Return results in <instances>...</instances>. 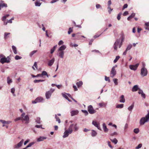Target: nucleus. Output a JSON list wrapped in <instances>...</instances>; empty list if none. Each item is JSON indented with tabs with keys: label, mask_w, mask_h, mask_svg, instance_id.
<instances>
[{
	"label": "nucleus",
	"mask_w": 149,
	"mask_h": 149,
	"mask_svg": "<svg viewBox=\"0 0 149 149\" xmlns=\"http://www.w3.org/2000/svg\"><path fill=\"white\" fill-rule=\"evenodd\" d=\"M55 119H56V121L58 122V123H60L61 122L59 118L58 117L56 114L55 115Z\"/></svg>",
	"instance_id": "nucleus-38"
},
{
	"label": "nucleus",
	"mask_w": 149,
	"mask_h": 149,
	"mask_svg": "<svg viewBox=\"0 0 149 149\" xmlns=\"http://www.w3.org/2000/svg\"><path fill=\"white\" fill-rule=\"evenodd\" d=\"M22 120V117H19L16 118V119H15V121H17L18 120Z\"/></svg>",
	"instance_id": "nucleus-60"
},
{
	"label": "nucleus",
	"mask_w": 149,
	"mask_h": 149,
	"mask_svg": "<svg viewBox=\"0 0 149 149\" xmlns=\"http://www.w3.org/2000/svg\"><path fill=\"white\" fill-rule=\"evenodd\" d=\"M35 122L37 124H40L41 123L40 118L38 117H37L35 119Z\"/></svg>",
	"instance_id": "nucleus-29"
},
{
	"label": "nucleus",
	"mask_w": 149,
	"mask_h": 149,
	"mask_svg": "<svg viewBox=\"0 0 149 149\" xmlns=\"http://www.w3.org/2000/svg\"><path fill=\"white\" fill-rule=\"evenodd\" d=\"M65 131L63 133V138H64L67 137L68 136L69 134H71L72 133V131H71L68 129L66 130V128H65Z\"/></svg>",
	"instance_id": "nucleus-8"
},
{
	"label": "nucleus",
	"mask_w": 149,
	"mask_h": 149,
	"mask_svg": "<svg viewBox=\"0 0 149 149\" xmlns=\"http://www.w3.org/2000/svg\"><path fill=\"white\" fill-rule=\"evenodd\" d=\"M15 90L14 88H11V92L12 93L13 95L14 96H15L16 95L14 93Z\"/></svg>",
	"instance_id": "nucleus-45"
},
{
	"label": "nucleus",
	"mask_w": 149,
	"mask_h": 149,
	"mask_svg": "<svg viewBox=\"0 0 149 149\" xmlns=\"http://www.w3.org/2000/svg\"><path fill=\"white\" fill-rule=\"evenodd\" d=\"M0 4H1V8H2L4 7H7V4L6 3H0Z\"/></svg>",
	"instance_id": "nucleus-54"
},
{
	"label": "nucleus",
	"mask_w": 149,
	"mask_h": 149,
	"mask_svg": "<svg viewBox=\"0 0 149 149\" xmlns=\"http://www.w3.org/2000/svg\"><path fill=\"white\" fill-rule=\"evenodd\" d=\"M113 81L115 85H118V79H114L113 80Z\"/></svg>",
	"instance_id": "nucleus-49"
},
{
	"label": "nucleus",
	"mask_w": 149,
	"mask_h": 149,
	"mask_svg": "<svg viewBox=\"0 0 149 149\" xmlns=\"http://www.w3.org/2000/svg\"><path fill=\"white\" fill-rule=\"evenodd\" d=\"M62 95L63 96L67 99L68 101L70 102H71L72 101L70 100L67 96V93H62Z\"/></svg>",
	"instance_id": "nucleus-22"
},
{
	"label": "nucleus",
	"mask_w": 149,
	"mask_h": 149,
	"mask_svg": "<svg viewBox=\"0 0 149 149\" xmlns=\"http://www.w3.org/2000/svg\"><path fill=\"white\" fill-rule=\"evenodd\" d=\"M41 3L38 1H36L35 2V5L36 6H40L41 5Z\"/></svg>",
	"instance_id": "nucleus-35"
},
{
	"label": "nucleus",
	"mask_w": 149,
	"mask_h": 149,
	"mask_svg": "<svg viewBox=\"0 0 149 149\" xmlns=\"http://www.w3.org/2000/svg\"><path fill=\"white\" fill-rule=\"evenodd\" d=\"M120 39H117L116 40L115 42L113 44V49L115 51H117L118 49V47L119 48H120L121 47L122 45L121 44V42H120Z\"/></svg>",
	"instance_id": "nucleus-3"
},
{
	"label": "nucleus",
	"mask_w": 149,
	"mask_h": 149,
	"mask_svg": "<svg viewBox=\"0 0 149 149\" xmlns=\"http://www.w3.org/2000/svg\"><path fill=\"white\" fill-rule=\"evenodd\" d=\"M120 58V56H116L115 59L113 61V62L114 63H116Z\"/></svg>",
	"instance_id": "nucleus-41"
},
{
	"label": "nucleus",
	"mask_w": 149,
	"mask_h": 149,
	"mask_svg": "<svg viewBox=\"0 0 149 149\" xmlns=\"http://www.w3.org/2000/svg\"><path fill=\"white\" fill-rule=\"evenodd\" d=\"M138 93L139 94L141 95V97L145 99L146 98L145 94L143 93V92L142 90L139 89Z\"/></svg>",
	"instance_id": "nucleus-15"
},
{
	"label": "nucleus",
	"mask_w": 149,
	"mask_h": 149,
	"mask_svg": "<svg viewBox=\"0 0 149 149\" xmlns=\"http://www.w3.org/2000/svg\"><path fill=\"white\" fill-rule=\"evenodd\" d=\"M74 124L73 130L74 131H76L79 129V127L77 123H74Z\"/></svg>",
	"instance_id": "nucleus-20"
},
{
	"label": "nucleus",
	"mask_w": 149,
	"mask_h": 149,
	"mask_svg": "<svg viewBox=\"0 0 149 149\" xmlns=\"http://www.w3.org/2000/svg\"><path fill=\"white\" fill-rule=\"evenodd\" d=\"M24 141V139H22V140L19 142L15 146V148H18L19 147H21Z\"/></svg>",
	"instance_id": "nucleus-12"
},
{
	"label": "nucleus",
	"mask_w": 149,
	"mask_h": 149,
	"mask_svg": "<svg viewBox=\"0 0 149 149\" xmlns=\"http://www.w3.org/2000/svg\"><path fill=\"white\" fill-rule=\"evenodd\" d=\"M88 111L91 114H94L96 112V110L93 109V107L91 105H90L88 106Z\"/></svg>",
	"instance_id": "nucleus-7"
},
{
	"label": "nucleus",
	"mask_w": 149,
	"mask_h": 149,
	"mask_svg": "<svg viewBox=\"0 0 149 149\" xmlns=\"http://www.w3.org/2000/svg\"><path fill=\"white\" fill-rule=\"evenodd\" d=\"M76 84L78 88H79L83 85V82L82 81H80L79 82H77Z\"/></svg>",
	"instance_id": "nucleus-28"
},
{
	"label": "nucleus",
	"mask_w": 149,
	"mask_h": 149,
	"mask_svg": "<svg viewBox=\"0 0 149 149\" xmlns=\"http://www.w3.org/2000/svg\"><path fill=\"white\" fill-rule=\"evenodd\" d=\"M111 141L115 144H116L118 142V140L116 138H114L113 139H110Z\"/></svg>",
	"instance_id": "nucleus-37"
},
{
	"label": "nucleus",
	"mask_w": 149,
	"mask_h": 149,
	"mask_svg": "<svg viewBox=\"0 0 149 149\" xmlns=\"http://www.w3.org/2000/svg\"><path fill=\"white\" fill-rule=\"evenodd\" d=\"M98 105L100 107L105 106L106 105L105 104L104 102L99 103Z\"/></svg>",
	"instance_id": "nucleus-43"
},
{
	"label": "nucleus",
	"mask_w": 149,
	"mask_h": 149,
	"mask_svg": "<svg viewBox=\"0 0 149 149\" xmlns=\"http://www.w3.org/2000/svg\"><path fill=\"white\" fill-rule=\"evenodd\" d=\"M10 60V58L9 56L7 57L2 54H0V62L3 64L5 63H8Z\"/></svg>",
	"instance_id": "nucleus-1"
},
{
	"label": "nucleus",
	"mask_w": 149,
	"mask_h": 149,
	"mask_svg": "<svg viewBox=\"0 0 149 149\" xmlns=\"http://www.w3.org/2000/svg\"><path fill=\"white\" fill-rule=\"evenodd\" d=\"M70 113L71 114V116H73L79 113V111L77 110H72L71 111Z\"/></svg>",
	"instance_id": "nucleus-17"
},
{
	"label": "nucleus",
	"mask_w": 149,
	"mask_h": 149,
	"mask_svg": "<svg viewBox=\"0 0 149 149\" xmlns=\"http://www.w3.org/2000/svg\"><path fill=\"white\" fill-rule=\"evenodd\" d=\"M119 102L121 103H124L125 102V99L124 96L123 95H121L120 97Z\"/></svg>",
	"instance_id": "nucleus-19"
},
{
	"label": "nucleus",
	"mask_w": 149,
	"mask_h": 149,
	"mask_svg": "<svg viewBox=\"0 0 149 149\" xmlns=\"http://www.w3.org/2000/svg\"><path fill=\"white\" fill-rule=\"evenodd\" d=\"M37 50H34L31 52L30 54V56H32L35 53L37 52Z\"/></svg>",
	"instance_id": "nucleus-47"
},
{
	"label": "nucleus",
	"mask_w": 149,
	"mask_h": 149,
	"mask_svg": "<svg viewBox=\"0 0 149 149\" xmlns=\"http://www.w3.org/2000/svg\"><path fill=\"white\" fill-rule=\"evenodd\" d=\"M73 126H74L73 124H71V125H70L69 128L68 129L70 131H72V132H73Z\"/></svg>",
	"instance_id": "nucleus-30"
},
{
	"label": "nucleus",
	"mask_w": 149,
	"mask_h": 149,
	"mask_svg": "<svg viewBox=\"0 0 149 149\" xmlns=\"http://www.w3.org/2000/svg\"><path fill=\"white\" fill-rule=\"evenodd\" d=\"M124 104H118L116 105V107L117 108L122 109L123 108Z\"/></svg>",
	"instance_id": "nucleus-31"
},
{
	"label": "nucleus",
	"mask_w": 149,
	"mask_h": 149,
	"mask_svg": "<svg viewBox=\"0 0 149 149\" xmlns=\"http://www.w3.org/2000/svg\"><path fill=\"white\" fill-rule=\"evenodd\" d=\"M82 111L84 114L85 116H87L88 114V112L86 110H82Z\"/></svg>",
	"instance_id": "nucleus-52"
},
{
	"label": "nucleus",
	"mask_w": 149,
	"mask_h": 149,
	"mask_svg": "<svg viewBox=\"0 0 149 149\" xmlns=\"http://www.w3.org/2000/svg\"><path fill=\"white\" fill-rule=\"evenodd\" d=\"M63 41L62 40H60L59 42L58 43V45H61L63 44Z\"/></svg>",
	"instance_id": "nucleus-63"
},
{
	"label": "nucleus",
	"mask_w": 149,
	"mask_h": 149,
	"mask_svg": "<svg viewBox=\"0 0 149 149\" xmlns=\"http://www.w3.org/2000/svg\"><path fill=\"white\" fill-rule=\"evenodd\" d=\"M12 48L14 53L15 54H17V51L16 47L14 45L12 46Z\"/></svg>",
	"instance_id": "nucleus-32"
},
{
	"label": "nucleus",
	"mask_w": 149,
	"mask_h": 149,
	"mask_svg": "<svg viewBox=\"0 0 149 149\" xmlns=\"http://www.w3.org/2000/svg\"><path fill=\"white\" fill-rule=\"evenodd\" d=\"M55 61V58H52V59L49 60L47 63L48 65L49 66H51L54 64Z\"/></svg>",
	"instance_id": "nucleus-13"
},
{
	"label": "nucleus",
	"mask_w": 149,
	"mask_h": 149,
	"mask_svg": "<svg viewBox=\"0 0 149 149\" xmlns=\"http://www.w3.org/2000/svg\"><path fill=\"white\" fill-rule=\"evenodd\" d=\"M132 47V45L131 44H129L127 46V48L126 49V50H130L131 48Z\"/></svg>",
	"instance_id": "nucleus-36"
},
{
	"label": "nucleus",
	"mask_w": 149,
	"mask_h": 149,
	"mask_svg": "<svg viewBox=\"0 0 149 149\" xmlns=\"http://www.w3.org/2000/svg\"><path fill=\"white\" fill-rule=\"evenodd\" d=\"M116 71L115 69V66H113L111 69L110 72V77L113 78L116 74Z\"/></svg>",
	"instance_id": "nucleus-9"
},
{
	"label": "nucleus",
	"mask_w": 149,
	"mask_h": 149,
	"mask_svg": "<svg viewBox=\"0 0 149 149\" xmlns=\"http://www.w3.org/2000/svg\"><path fill=\"white\" fill-rule=\"evenodd\" d=\"M25 115V113H23L21 114L22 121V122L25 121V124H28L29 122V118L28 115Z\"/></svg>",
	"instance_id": "nucleus-4"
},
{
	"label": "nucleus",
	"mask_w": 149,
	"mask_h": 149,
	"mask_svg": "<svg viewBox=\"0 0 149 149\" xmlns=\"http://www.w3.org/2000/svg\"><path fill=\"white\" fill-rule=\"evenodd\" d=\"M35 142H32L30 143L26 147V148H28L31 147L35 144Z\"/></svg>",
	"instance_id": "nucleus-40"
},
{
	"label": "nucleus",
	"mask_w": 149,
	"mask_h": 149,
	"mask_svg": "<svg viewBox=\"0 0 149 149\" xmlns=\"http://www.w3.org/2000/svg\"><path fill=\"white\" fill-rule=\"evenodd\" d=\"M122 15L121 13L120 12V13L118 15L117 17V19L118 20H120V19L121 17V15Z\"/></svg>",
	"instance_id": "nucleus-53"
},
{
	"label": "nucleus",
	"mask_w": 149,
	"mask_h": 149,
	"mask_svg": "<svg viewBox=\"0 0 149 149\" xmlns=\"http://www.w3.org/2000/svg\"><path fill=\"white\" fill-rule=\"evenodd\" d=\"M135 15V13H132L130 16L128 17L127 18V19L128 21H130V19L133 18Z\"/></svg>",
	"instance_id": "nucleus-24"
},
{
	"label": "nucleus",
	"mask_w": 149,
	"mask_h": 149,
	"mask_svg": "<svg viewBox=\"0 0 149 149\" xmlns=\"http://www.w3.org/2000/svg\"><path fill=\"white\" fill-rule=\"evenodd\" d=\"M134 107V104H132V105L130 106L128 108V109L130 111H132V109H133V107Z\"/></svg>",
	"instance_id": "nucleus-42"
},
{
	"label": "nucleus",
	"mask_w": 149,
	"mask_h": 149,
	"mask_svg": "<svg viewBox=\"0 0 149 149\" xmlns=\"http://www.w3.org/2000/svg\"><path fill=\"white\" fill-rule=\"evenodd\" d=\"M92 124L93 125L95 126L99 130H101V129L100 128V125L99 123H97V122L93 120L92 121Z\"/></svg>",
	"instance_id": "nucleus-11"
},
{
	"label": "nucleus",
	"mask_w": 149,
	"mask_h": 149,
	"mask_svg": "<svg viewBox=\"0 0 149 149\" xmlns=\"http://www.w3.org/2000/svg\"><path fill=\"white\" fill-rule=\"evenodd\" d=\"M128 12L127 11H126L124 13L123 15V16H126V15H128Z\"/></svg>",
	"instance_id": "nucleus-64"
},
{
	"label": "nucleus",
	"mask_w": 149,
	"mask_h": 149,
	"mask_svg": "<svg viewBox=\"0 0 149 149\" xmlns=\"http://www.w3.org/2000/svg\"><path fill=\"white\" fill-rule=\"evenodd\" d=\"M111 4V1L110 0H109L108 1V8H110V5Z\"/></svg>",
	"instance_id": "nucleus-51"
},
{
	"label": "nucleus",
	"mask_w": 149,
	"mask_h": 149,
	"mask_svg": "<svg viewBox=\"0 0 149 149\" xmlns=\"http://www.w3.org/2000/svg\"><path fill=\"white\" fill-rule=\"evenodd\" d=\"M0 122L3 124H9L11 123L10 121H5L2 120H0Z\"/></svg>",
	"instance_id": "nucleus-21"
},
{
	"label": "nucleus",
	"mask_w": 149,
	"mask_h": 149,
	"mask_svg": "<svg viewBox=\"0 0 149 149\" xmlns=\"http://www.w3.org/2000/svg\"><path fill=\"white\" fill-rule=\"evenodd\" d=\"M31 76L33 77H41L40 74H37L36 75H35L33 74H32Z\"/></svg>",
	"instance_id": "nucleus-56"
},
{
	"label": "nucleus",
	"mask_w": 149,
	"mask_h": 149,
	"mask_svg": "<svg viewBox=\"0 0 149 149\" xmlns=\"http://www.w3.org/2000/svg\"><path fill=\"white\" fill-rule=\"evenodd\" d=\"M43 100V98L41 97H38L36 99V101H37L38 103L40 102Z\"/></svg>",
	"instance_id": "nucleus-23"
},
{
	"label": "nucleus",
	"mask_w": 149,
	"mask_h": 149,
	"mask_svg": "<svg viewBox=\"0 0 149 149\" xmlns=\"http://www.w3.org/2000/svg\"><path fill=\"white\" fill-rule=\"evenodd\" d=\"M101 6L99 4H97L96 5V7L97 9H99L101 8Z\"/></svg>",
	"instance_id": "nucleus-62"
},
{
	"label": "nucleus",
	"mask_w": 149,
	"mask_h": 149,
	"mask_svg": "<svg viewBox=\"0 0 149 149\" xmlns=\"http://www.w3.org/2000/svg\"><path fill=\"white\" fill-rule=\"evenodd\" d=\"M47 72L45 71H43L42 72V74H41V76L42 77L43 75H47Z\"/></svg>",
	"instance_id": "nucleus-46"
},
{
	"label": "nucleus",
	"mask_w": 149,
	"mask_h": 149,
	"mask_svg": "<svg viewBox=\"0 0 149 149\" xmlns=\"http://www.w3.org/2000/svg\"><path fill=\"white\" fill-rule=\"evenodd\" d=\"M22 58L21 56H20L18 55L16 56L15 57V59L16 60L21 59Z\"/></svg>",
	"instance_id": "nucleus-55"
},
{
	"label": "nucleus",
	"mask_w": 149,
	"mask_h": 149,
	"mask_svg": "<svg viewBox=\"0 0 149 149\" xmlns=\"http://www.w3.org/2000/svg\"><path fill=\"white\" fill-rule=\"evenodd\" d=\"M149 121V111L148 114L145 117L141 118L140 120L139 123L140 125H144L145 123Z\"/></svg>",
	"instance_id": "nucleus-2"
},
{
	"label": "nucleus",
	"mask_w": 149,
	"mask_h": 149,
	"mask_svg": "<svg viewBox=\"0 0 149 149\" xmlns=\"http://www.w3.org/2000/svg\"><path fill=\"white\" fill-rule=\"evenodd\" d=\"M66 46L65 45H63L60 47L58 49V50L59 51H63V50H64L66 49Z\"/></svg>",
	"instance_id": "nucleus-27"
},
{
	"label": "nucleus",
	"mask_w": 149,
	"mask_h": 149,
	"mask_svg": "<svg viewBox=\"0 0 149 149\" xmlns=\"http://www.w3.org/2000/svg\"><path fill=\"white\" fill-rule=\"evenodd\" d=\"M44 81V80L39 79V80H35L33 81V82L34 83H38L40 82H43Z\"/></svg>",
	"instance_id": "nucleus-39"
},
{
	"label": "nucleus",
	"mask_w": 149,
	"mask_h": 149,
	"mask_svg": "<svg viewBox=\"0 0 149 149\" xmlns=\"http://www.w3.org/2000/svg\"><path fill=\"white\" fill-rule=\"evenodd\" d=\"M10 33L5 32L4 33V39H6V38H8L9 37L8 35H10Z\"/></svg>",
	"instance_id": "nucleus-34"
},
{
	"label": "nucleus",
	"mask_w": 149,
	"mask_h": 149,
	"mask_svg": "<svg viewBox=\"0 0 149 149\" xmlns=\"http://www.w3.org/2000/svg\"><path fill=\"white\" fill-rule=\"evenodd\" d=\"M47 139V137L45 136H40L37 139V141L38 142H40L43 141L44 140Z\"/></svg>",
	"instance_id": "nucleus-16"
},
{
	"label": "nucleus",
	"mask_w": 149,
	"mask_h": 149,
	"mask_svg": "<svg viewBox=\"0 0 149 149\" xmlns=\"http://www.w3.org/2000/svg\"><path fill=\"white\" fill-rule=\"evenodd\" d=\"M35 127L37 128H41V129H44V128H42V125H36L35 126Z\"/></svg>",
	"instance_id": "nucleus-58"
},
{
	"label": "nucleus",
	"mask_w": 149,
	"mask_h": 149,
	"mask_svg": "<svg viewBox=\"0 0 149 149\" xmlns=\"http://www.w3.org/2000/svg\"><path fill=\"white\" fill-rule=\"evenodd\" d=\"M139 65V63H137L134 65H130L129 66V68L130 69L132 70H136L138 67V66Z\"/></svg>",
	"instance_id": "nucleus-10"
},
{
	"label": "nucleus",
	"mask_w": 149,
	"mask_h": 149,
	"mask_svg": "<svg viewBox=\"0 0 149 149\" xmlns=\"http://www.w3.org/2000/svg\"><path fill=\"white\" fill-rule=\"evenodd\" d=\"M145 25L146 26V29L147 30H149V22L146 23L145 24Z\"/></svg>",
	"instance_id": "nucleus-48"
},
{
	"label": "nucleus",
	"mask_w": 149,
	"mask_h": 149,
	"mask_svg": "<svg viewBox=\"0 0 149 149\" xmlns=\"http://www.w3.org/2000/svg\"><path fill=\"white\" fill-rule=\"evenodd\" d=\"M64 54V52L63 51H60L59 52L58 56L61 58H63Z\"/></svg>",
	"instance_id": "nucleus-25"
},
{
	"label": "nucleus",
	"mask_w": 149,
	"mask_h": 149,
	"mask_svg": "<svg viewBox=\"0 0 149 149\" xmlns=\"http://www.w3.org/2000/svg\"><path fill=\"white\" fill-rule=\"evenodd\" d=\"M105 80L106 81H108L109 82H110V81L109 77H107L106 76H105Z\"/></svg>",
	"instance_id": "nucleus-59"
},
{
	"label": "nucleus",
	"mask_w": 149,
	"mask_h": 149,
	"mask_svg": "<svg viewBox=\"0 0 149 149\" xmlns=\"http://www.w3.org/2000/svg\"><path fill=\"white\" fill-rule=\"evenodd\" d=\"M139 131V130L138 128L135 129L134 130V132L136 134H138Z\"/></svg>",
	"instance_id": "nucleus-50"
},
{
	"label": "nucleus",
	"mask_w": 149,
	"mask_h": 149,
	"mask_svg": "<svg viewBox=\"0 0 149 149\" xmlns=\"http://www.w3.org/2000/svg\"><path fill=\"white\" fill-rule=\"evenodd\" d=\"M7 82L8 84H10L12 82V79H10L9 77H8L7 78Z\"/></svg>",
	"instance_id": "nucleus-33"
},
{
	"label": "nucleus",
	"mask_w": 149,
	"mask_h": 149,
	"mask_svg": "<svg viewBox=\"0 0 149 149\" xmlns=\"http://www.w3.org/2000/svg\"><path fill=\"white\" fill-rule=\"evenodd\" d=\"M97 134V133L96 132L93 130H92V132L91 133V135L92 137L95 136Z\"/></svg>",
	"instance_id": "nucleus-26"
},
{
	"label": "nucleus",
	"mask_w": 149,
	"mask_h": 149,
	"mask_svg": "<svg viewBox=\"0 0 149 149\" xmlns=\"http://www.w3.org/2000/svg\"><path fill=\"white\" fill-rule=\"evenodd\" d=\"M127 6H128V5L126 3V4H125L123 6V7L122 8V10H123L125 8H127Z\"/></svg>",
	"instance_id": "nucleus-61"
},
{
	"label": "nucleus",
	"mask_w": 149,
	"mask_h": 149,
	"mask_svg": "<svg viewBox=\"0 0 149 149\" xmlns=\"http://www.w3.org/2000/svg\"><path fill=\"white\" fill-rule=\"evenodd\" d=\"M73 27H70L69 28V30L68 31V33L70 34L71 32L73 31L72 30Z\"/></svg>",
	"instance_id": "nucleus-44"
},
{
	"label": "nucleus",
	"mask_w": 149,
	"mask_h": 149,
	"mask_svg": "<svg viewBox=\"0 0 149 149\" xmlns=\"http://www.w3.org/2000/svg\"><path fill=\"white\" fill-rule=\"evenodd\" d=\"M102 127L104 132H107L108 131L109 129L107 128L106 125L105 123H103L102 124Z\"/></svg>",
	"instance_id": "nucleus-14"
},
{
	"label": "nucleus",
	"mask_w": 149,
	"mask_h": 149,
	"mask_svg": "<svg viewBox=\"0 0 149 149\" xmlns=\"http://www.w3.org/2000/svg\"><path fill=\"white\" fill-rule=\"evenodd\" d=\"M148 71L147 69L144 66L141 69V74L142 76L144 77L147 75Z\"/></svg>",
	"instance_id": "nucleus-6"
},
{
	"label": "nucleus",
	"mask_w": 149,
	"mask_h": 149,
	"mask_svg": "<svg viewBox=\"0 0 149 149\" xmlns=\"http://www.w3.org/2000/svg\"><path fill=\"white\" fill-rule=\"evenodd\" d=\"M54 91V89L51 88L49 91L46 92L45 93V97L47 99H48L50 98L52 94Z\"/></svg>",
	"instance_id": "nucleus-5"
},
{
	"label": "nucleus",
	"mask_w": 149,
	"mask_h": 149,
	"mask_svg": "<svg viewBox=\"0 0 149 149\" xmlns=\"http://www.w3.org/2000/svg\"><path fill=\"white\" fill-rule=\"evenodd\" d=\"M139 89H140L138 88V86L137 85H135L132 87V91L133 92H135Z\"/></svg>",
	"instance_id": "nucleus-18"
},
{
	"label": "nucleus",
	"mask_w": 149,
	"mask_h": 149,
	"mask_svg": "<svg viewBox=\"0 0 149 149\" xmlns=\"http://www.w3.org/2000/svg\"><path fill=\"white\" fill-rule=\"evenodd\" d=\"M142 144L140 143L135 148L136 149H139L142 147Z\"/></svg>",
	"instance_id": "nucleus-57"
}]
</instances>
